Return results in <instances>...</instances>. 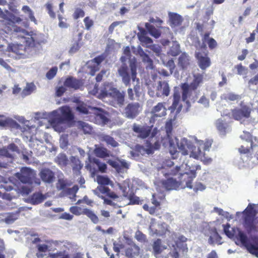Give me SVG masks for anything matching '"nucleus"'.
I'll return each instance as SVG.
<instances>
[{
  "label": "nucleus",
  "instance_id": "nucleus-16",
  "mask_svg": "<svg viewBox=\"0 0 258 258\" xmlns=\"http://www.w3.org/2000/svg\"><path fill=\"white\" fill-rule=\"evenodd\" d=\"M250 108L245 105H241L240 108H236L232 110V116L236 120H241L243 118H248L250 113Z\"/></svg>",
  "mask_w": 258,
  "mask_h": 258
},
{
  "label": "nucleus",
  "instance_id": "nucleus-41",
  "mask_svg": "<svg viewBox=\"0 0 258 258\" xmlns=\"http://www.w3.org/2000/svg\"><path fill=\"white\" fill-rule=\"evenodd\" d=\"M84 215L87 216L93 223L97 224L99 222L98 217L93 211L86 208L84 212Z\"/></svg>",
  "mask_w": 258,
  "mask_h": 258
},
{
  "label": "nucleus",
  "instance_id": "nucleus-11",
  "mask_svg": "<svg viewBox=\"0 0 258 258\" xmlns=\"http://www.w3.org/2000/svg\"><path fill=\"white\" fill-rule=\"evenodd\" d=\"M142 111V106L138 102L128 103L124 108L123 114L128 119L135 118Z\"/></svg>",
  "mask_w": 258,
  "mask_h": 258
},
{
  "label": "nucleus",
  "instance_id": "nucleus-26",
  "mask_svg": "<svg viewBox=\"0 0 258 258\" xmlns=\"http://www.w3.org/2000/svg\"><path fill=\"white\" fill-rule=\"evenodd\" d=\"M137 52L141 57L142 61L147 63L146 67L149 69H152L153 62L152 59L149 57V55L144 52L143 49L140 46L138 47Z\"/></svg>",
  "mask_w": 258,
  "mask_h": 258
},
{
  "label": "nucleus",
  "instance_id": "nucleus-48",
  "mask_svg": "<svg viewBox=\"0 0 258 258\" xmlns=\"http://www.w3.org/2000/svg\"><path fill=\"white\" fill-rule=\"evenodd\" d=\"M94 107H87L85 104H82L78 105L77 107V110L84 114H88L90 112V110L94 111V109H92Z\"/></svg>",
  "mask_w": 258,
  "mask_h": 258
},
{
  "label": "nucleus",
  "instance_id": "nucleus-18",
  "mask_svg": "<svg viewBox=\"0 0 258 258\" xmlns=\"http://www.w3.org/2000/svg\"><path fill=\"white\" fill-rule=\"evenodd\" d=\"M165 103H158L151 110L152 118L155 119L156 117H162L166 115V109L165 106Z\"/></svg>",
  "mask_w": 258,
  "mask_h": 258
},
{
  "label": "nucleus",
  "instance_id": "nucleus-46",
  "mask_svg": "<svg viewBox=\"0 0 258 258\" xmlns=\"http://www.w3.org/2000/svg\"><path fill=\"white\" fill-rule=\"evenodd\" d=\"M98 184L102 185H112L111 181L106 176L98 175L96 178Z\"/></svg>",
  "mask_w": 258,
  "mask_h": 258
},
{
  "label": "nucleus",
  "instance_id": "nucleus-2",
  "mask_svg": "<svg viewBox=\"0 0 258 258\" xmlns=\"http://www.w3.org/2000/svg\"><path fill=\"white\" fill-rule=\"evenodd\" d=\"M201 169V166L197 165L195 167H190L187 163L182 164L180 166H176L175 168L168 170L164 168L160 171L161 173L165 176L167 175H177L179 173L178 177L179 180L177 181L173 178H169L166 180L162 181V184L164 187L167 190L179 189L186 187L191 189V184L194 178L196 177V170Z\"/></svg>",
  "mask_w": 258,
  "mask_h": 258
},
{
  "label": "nucleus",
  "instance_id": "nucleus-56",
  "mask_svg": "<svg viewBox=\"0 0 258 258\" xmlns=\"http://www.w3.org/2000/svg\"><path fill=\"white\" fill-rule=\"evenodd\" d=\"M0 156H5L12 158L13 157V155L9 151L7 148L4 147L0 149Z\"/></svg>",
  "mask_w": 258,
  "mask_h": 258
},
{
  "label": "nucleus",
  "instance_id": "nucleus-19",
  "mask_svg": "<svg viewBox=\"0 0 258 258\" xmlns=\"http://www.w3.org/2000/svg\"><path fill=\"white\" fill-rule=\"evenodd\" d=\"M94 109V113L95 116L94 117L95 122L96 124L104 125L107 123L108 119L106 115V113L99 108L94 107L92 108Z\"/></svg>",
  "mask_w": 258,
  "mask_h": 258
},
{
  "label": "nucleus",
  "instance_id": "nucleus-51",
  "mask_svg": "<svg viewBox=\"0 0 258 258\" xmlns=\"http://www.w3.org/2000/svg\"><path fill=\"white\" fill-rule=\"evenodd\" d=\"M85 210V209H82L81 207L77 206L72 207L70 209V212L77 216H80L82 214L84 215Z\"/></svg>",
  "mask_w": 258,
  "mask_h": 258
},
{
  "label": "nucleus",
  "instance_id": "nucleus-32",
  "mask_svg": "<svg viewBox=\"0 0 258 258\" xmlns=\"http://www.w3.org/2000/svg\"><path fill=\"white\" fill-rule=\"evenodd\" d=\"M161 226L157 224L154 219H152L150 225L149 227V230L151 235H161L163 234V232H161L159 230Z\"/></svg>",
  "mask_w": 258,
  "mask_h": 258
},
{
  "label": "nucleus",
  "instance_id": "nucleus-45",
  "mask_svg": "<svg viewBox=\"0 0 258 258\" xmlns=\"http://www.w3.org/2000/svg\"><path fill=\"white\" fill-rule=\"evenodd\" d=\"M35 88V86L33 83H28L22 92V96L25 97L30 95L33 92Z\"/></svg>",
  "mask_w": 258,
  "mask_h": 258
},
{
  "label": "nucleus",
  "instance_id": "nucleus-62",
  "mask_svg": "<svg viewBox=\"0 0 258 258\" xmlns=\"http://www.w3.org/2000/svg\"><path fill=\"white\" fill-rule=\"evenodd\" d=\"M78 190V187L77 185L74 186L72 188L69 189V193L72 194V197H70V198L72 199V201H75V194Z\"/></svg>",
  "mask_w": 258,
  "mask_h": 258
},
{
  "label": "nucleus",
  "instance_id": "nucleus-39",
  "mask_svg": "<svg viewBox=\"0 0 258 258\" xmlns=\"http://www.w3.org/2000/svg\"><path fill=\"white\" fill-rule=\"evenodd\" d=\"M145 27L149 34L153 37L158 38L161 35L160 31L156 29L154 26L151 25L149 23H146Z\"/></svg>",
  "mask_w": 258,
  "mask_h": 258
},
{
  "label": "nucleus",
  "instance_id": "nucleus-27",
  "mask_svg": "<svg viewBox=\"0 0 258 258\" xmlns=\"http://www.w3.org/2000/svg\"><path fill=\"white\" fill-rule=\"evenodd\" d=\"M169 19L172 27H177L180 26L183 19L181 16L176 13H169Z\"/></svg>",
  "mask_w": 258,
  "mask_h": 258
},
{
  "label": "nucleus",
  "instance_id": "nucleus-42",
  "mask_svg": "<svg viewBox=\"0 0 258 258\" xmlns=\"http://www.w3.org/2000/svg\"><path fill=\"white\" fill-rule=\"evenodd\" d=\"M161 59L162 64L169 70L170 74H172L175 67L174 60L172 59L166 60L163 57H161Z\"/></svg>",
  "mask_w": 258,
  "mask_h": 258
},
{
  "label": "nucleus",
  "instance_id": "nucleus-63",
  "mask_svg": "<svg viewBox=\"0 0 258 258\" xmlns=\"http://www.w3.org/2000/svg\"><path fill=\"white\" fill-rule=\"evenodd\" d=\"M236 68L237 70V74L239 75H244L247 73L246 69L241 64L238 65Z\"/></svg>",
  "mask_w": 258,
  "mask_h": 258
},
{
  "label": "nucleus",
  "instance_id": "nucleus-5",
  "mask_svg": "<svg viewBox=\"0 0 258 258\" xmlns=\"http://www.w3.org/2000/svg\"><path fill=\"white\" fill-rule=\"evenodd\" d=\"M121 64L117 69V76L120 77L122 83L128 86L130 85L131 80L133 82H136L134 85V89L137 95L139 89V79L137 78V64L136 62L131 60L130 67L131 74H130V70L127 65L125 63V57L121 56L120 59Z\"/></svg>",
  "mask_w": 258,
  "mask_h": 258
},
{
  "label": "nucleus",
  "instance_id": "nucleus-55",
  "mask_svg": "<svg viewBox=\"0 0 258 258\" xmlns=\"http://www.w3.org/2000/svg\"><path fill=\"white\" fill-rule=\"evenodd\" d=\"M83 21L85 24V28L88 30H90L94 24L93 21L89 17L85 18Z\"/></svg>",
  "mask_w": 258,
  "mask_h": 258
},
{
  "label": "nucleus",
  "instance_id": "nucleus-30",
  "mask_svg": "<svg viewBox=\"0 0 258 258\" xmlns=\"http://www.w3.org/2000/svg\"><path fill=\"white\" fill-rule=\"evenodd\" d=\"M137 36L141 42L146 45L147 47V45L152 44V39L147 36V32L145 30L142 29L140 32L138 33Z\"/></svg>",
  "mask_w": 258,
  "mask_h": 258
},
{
  "label": "nucleus",
  "instance_id": "nucleus-64",
  "mask_svg": "<svg viewBox=\"0 0 258 258\" xmlns=\"http://www.w3.org/2000/svg\"><path fill=\"white\" fill-rule=\"evenodd\" d=\"M134 249H137L136 246H134V247H130L126 249L125 250V255L128 258L132 257L133 256V255L135 252H133Z\"/></svg>",
  "mask_w": 258,
  "mask_h": 258
},
{
  "label": "nucleus",
  "instance_id": "nucleus-25",
  "mask_svg": "<svg viewBox=\"0 0 258 258\" xmlns=\"http://www.w3.org/2000/svg\"><path fill=\"white\" fill-rule=\"evenodd\" d=\"M63 85L66 87L76 90L80 88L82 83L79 80L76 78L72 77H69L66 79Z\"/></svg>",
  "mask_w": 258,
  "mask_h": 258
},
{
  "label": "nucleus",
  "instance_id": "nucleus-3",
  "mask_svg": "<svg viewBox=\"0 0 258 258\" xmlns=\"http://www.w3.org/2000/svg\"><path fill=\"white\" fill-rule=\"evenodd\" d=\"M42 117L47 119L48 122L52 127L57 132H61L64 129L63 125L67 121H71L74 115L68 106H64L50 112H39L36 113V118Z\"/></svg>",
  "mask_w": 258,
  "mask_h": 258
},
{
  "label": "nucleus",
  "instance_id": "nucleus-60",
  "mask_svg": "<svg viewBox=\"0 0 258 258\" xmlns=\"http://www.w3.org/2000/svg\"><path fill=\"white\" fill-rule=\"evenodd\" d=\"M205 188V185L201 182H198L196 184L193 189L195 192H198V191H203Z\"/></svg>",
  "mask_w": 258,
  "mask_h": 258
},
{
  "label": "nucleus",
  "instance_id": "nucleus-7",
  "mask_svg": "<svg viewBox=\"0 0 258 258\" xmlns=\"http://www.w3.org/2000/svg\"><path fill=\"white\" fill-rule=\"evenodd\" d=\"M180 95L178 92H175L173 95V101L172 105L169 108L172 114L171 118L167 121L165 124V129L168 137H169V134L171 133L172 130V121H174L177 115L180 112L182 108V105L179 103Z\"/></svg>",
  "mask_w": 258,
  "mask_h": 258
},
{
  "label": "nucleus",
  "instance_id": "nucleus-12",
  "mask_svg": "<svg viewBox=\"0 0 258 258\" xmlns=\"http://www.w3.org/2000/svg\"><path fill=\"white\" fill-rule=\"evenodd\" d=\"M106 96H109L114 100V102L113 103V105L114 107H120L123 105L125 97L124 91L120 92L116 88H113L106 94Z\"/></svg>",
  "mask_w": 258,
  "mask_h": 258
},
{
  "label": "nucleus",
  "instance_id": "nucleus-28",
  "mask_svg": "<svg viewBox=\"0 0 258 258\" xmlns=\"http://www.w3.org/2000/svg\"><path fill=\"white\" fill-rule=\"evenodd\" d=\"M196 57L199 60V64L201 69L205 70L210 66V59L206 56H202L200 53H196Z\"/></svg>",
  "mask_w": 258,
  "mask_h": 258
},
{
  "label": "nucleus",
  "instance_id": "nucleus-49",
  "mask_svg": "<svg viewBox=\"0 0 258 258\" xmlns=\"http://www.w3.org/2000/svg\"><path fill=\"white\" fill-rule=\"evenodd\" d=\"M81 46L79 44V41H75L71 45L69 53L71 55L76 53L80 48Z\"/></svg>",
  "mask_w": 258,
  "mask_h": 258
},
{
  "label": "nucleus",
  "instance_id": "nucleus-36",
  "mask_svg": "<svg viewBox=\"0 0 258 258\" xmlns=\"http://www.w3.org/2000/svg\"><path fill=\"white\" fill-rule=\"evenodd\" d=\"M14 31L18 33L17 37L20 38H22L26 40V38L30 37L32 35H37L33 32L29 33L25 30L20 27H16L14 28Z\"/></svg>",
  "mask_w": 258,
  "mask_h": 258
},
{
  "label": "nucleus",
  "instance_id": "nucleus-53",
  "mask_svg": "<svg viewBox=\"0 0 258 258\" xmlns=\"http://www.w3.org/2000/svg\"><path fill=\"white\" fill-rule=\"evenodd\" d=\"M57 71V68L56 67H54L52 68L46 74V77L49 79L51 80L53 78L56 74Z\"/></svg>",
  "mask_w": 258,
  "mask_h": 258
},
{
  "label": "nucleus",
  "instance_id": "nucleus-21",
  "mask_svg": "<svg viewBox=\"0 0 258 258\" xmlns=\"http://www.w3.org/2000/svg\"><path fill=\"white\" fill-rule=\"evenodd\" d=\"M39 175L42 181L45 183H51L54 181V174L48 168L42 169Z\"/></svg>",
  "mask_w": 258,
  "mask_h": 258
},
{
  "label": "nucleus",
  "instance_id": "nucleus-35",
  "mask_svg": "<svg viewBox=\"0 0 258 258\" xmlns=\"http://www.w3.org/2000/svg\"><path fill=\"white\" fill-rule=\"evenodd\" d=\"M71 182L63 178V175H60L58 176V182L56 183V187L59 190L64 189L69 186H70Z\"/></svg>",
  "mask_w": 258,
  "mask_h": 258
},
{
  "label": "nucleus",
  "instance_id": "nucleus-40",
  "mask_svg": "<svg viewBox=\"0 0 258 258\" xmlns=\"http://www.w3.org/2000/svg\"><path fill=\"white\" fill-rule=\"evenodd\" d=\"M94 154L97 157L100 158H104L109 156V152L108 150L104 148L97 147L94 150Z\"/></svg>",
  "mask_w": 258,
  "mask_h": 258
},
{
  "label": "nucleus",
  "instance_id": "nucleus-8",
  "mask_svg": "<svg viewBox=\"0 0 258 258\" xmlns=\"http://www.w3.org/2000/svg\"><path fill=\"white\" fill-rule=\"evenodd\" d=\"M203 79V77L202 75L200 74H195L194 75V80L190 85L187 83L182 84L181 86L182 90V101L185 102L187 109L190 106L189 101L187 100L190 95V90H196L200 84L202 83Z\"/></svg>",
  "mask_w": 258,
  "mask_h": 258
},
{
  "label": "nucleus",
  "instance_id": "nucleus-20",
  "mask_svg": "<svg viewBox=\"0 0 258 258\" xmlns=\"http://www.w3.org/2000/svg\"><path fill=\"white\" fill-rule=\"evenodd\" d=\"M169 92L170 88L168 83L166 81L159 82L156 89L157 96H168L169 94Z\"/></svg>",
  "mask_w": 258,
  "mask_h": 258
},
{
  "label": "nucleus",
  "instance_id": "nucleus-61",
  "mask_svg": "<svg viewBox=\"0 0 258 258\" xmlns=\"http://www.w3.org/2000/svg\"><path fill=\"white\" fill-rule=\"evenodd\" d=\"M198 102L202 104L205 107L209 106V100L205 96H203L198 101Z\"/></svg>",
  "mask_w": 258,
  "mask_h": 258
},
{
  "label": "nucleus",
  "instance_id": "nucleus-31",
  "mask_svg": "<svg viewBox=\"0 0 258 258\" xmlns=\"http://www.w3.org/2000/svg\"><path fill=\"white\" fill-rule=\"evenodd\" d=\"M216 125L217 130L222 135H225L227 132L230 131V127L228 124L224 122L221 119H218L216 121Z\"/></svg>",
  "mask_w": 258,
  "mask_h": 258
},
{
  "label": "nucleus",
  "instance_id": "nucleus-59",
  "mask_svg": "<svg viewBox=\"0 0 258 258\" xmlns=\"http://www.w3.org/2000/svg\"><path fill=\"white\" fill-rule=\"evenodd\" d=\"M85 15L84 12L81 9H77L74 14L75 19H77L80 17H83Z\"/></svg>",
  "mask_w": 258,
  "mask_h": 258
},
{
  "label": "nucleus",
  "instance_id": "nucleus-50",
  "mask_svg": "<svg viewBox=\"0 0 258 258\" xmlns=\"http://www.w3.org/2000/svg\"><path fill=\"white\" fill-rule=\"evenodd\" d=\"M56 162L60 166H65L68 162V159L64 154H60L56 158Z\"/></svg>",
  "mask_w": 258,
  "mask_h": 258
},
{
  "label": "nucleus",
  "instance_id": "nucleus-34",
  "mask_svg": "<svg viewBox=\"0 0 258 258\" xmlns=\"http://www.w3.org/2000/svg\"><path fill=\"white\" fill-rule=\"evenodd\" d=\"M89 161L90 163L95 164L98 167L99 170L102 172H105L107 168V165L105 163L101 162L97 158H92L89 153H88Z\"/></svg>",
  "mask_w": 258,
  "mask_h": 258
},
{
  "label": "nucleus",
  "instance_id": "nucleus-15",
  "mask_svg": "<svg viewBox=\"0 0 258 258\" xmlns=\"http://www.w3.org/2000/svg\"><path fill=\"white\" fill-rule=\"evenodd\" d=\"M240 138L245 141L247 144L244 152H248L251 148L253 147L258 146V139L255 137H253L249 132H243V134L240 136Z\"/></svg>",
  "mask_w": 258,
  "mask_h": 258
},
{
  "label": "nucleus",
  "instance_id": "nucleus-52",
  "mask_svg": "<svg viewBox=\"0 0 258 258\" xmlns=\"http://www.w3.org/2000/svg\"><path fill=\"white\" fill-rule=\"evenodd\" d=\"M109 191V188L108 187H105L101 185L98 186L97 188L94 190V192L95 194L97 195L99 197V194H107Z\"/></svg>",
  "mask_w": 258,
  "mask_h": 258
},
{
  "label": "nucleus",
  "instance_id": "nucleus-29",
  "mask_svg": "<svg viewBox=\"0 0 258 258\" xmlns=\"http://www.w3.org/2000/svg\"><path fill=\"white\" fill-rule=\"evenodd\" d=\"M153 247L155 256L157 258H163V256H160L159 254L163 250L166 249V246L162 244L161 240L160 239H157L154 242Z\"/></svg>",
  "mask_w": 258,
  "mask_h": 258
},
{
  "label": "nucleus",
  "instance_id": "nucleus-22",
  "mask_svg": "<svg viewBox=\"0 0 258 258\" xmlns=\"http://www.w3.org/2000/svg\"><path fill=\"white\" fill-rule=\"evenodd\" d=\"M0 116L2 119H0V126L2 127H11L14 128H18L19 126V124L12 118L6 117L4 115H1Z\"/></svg>",
  "mask_w": 258,
  "mask_h": 258
},
{
  "label": "nucleus",
  "instance_id": "nucleus-10",
  "mask_svg": "<svg viewBox=\"0 0 258 258\" xmlns=\"http://www.w3.org/2000/svg\"><path fill=\"white\" fill-rule=\"evenodd\" d=\"M172 238L174 240V244L168 243L169 247L172 245L173 250H171L169 253L174 258H178L179 257L177 249H181L183 251H185L187 250V247L185 242L186 241L187 238L183 235H179L175 233H173L171 235Z\"/></svg>",
  "mask_w": 258,
  "mask_h": 258
},
{
  "label": "nucleus",
  "instance_id": "nucleus-57",
  "mask_svg": "<svg viewBox=\"0 0 258 258\" xmlns=\"http://www.w3.org/2000/svg\"><path fill=\"white\" fill-rule=\"evenodd\" d=\"M123 53L124 54V57H125V61L127 59H130V63L131 62V60H133V61L136 62L135 58L134 57L133 58H131L130 57V48L128 46H126L124 48Z\"/></svg>",
  "mask_w": 258,
  "mask_h": 258
},
{
  "label": "nucleus",
  "instance_id": "nucleus-44",
  "mask_svg": "<svg viewBox=\"0 0 258 258\" xmlns=\"http://www.w3.org/2000/svg\"><path fill=\"white\" fill-rule=\"evenodd\" d=\"M222 99L229 101H235L240 99V96L233 93L224 94L221 96Z\"/></svg>",
  "mask_w": 258,
  "mask_h": 258
},
{
  "label": "nucleus",
  "instance_id": "nucleus-17",
  "mask_svg": "<svg viewBox=\"0 0 258 258\" xmlns=\"http://www.w3.org/2000/svg\"><path fill=\"white\" fill-rule=\"evenodd\" d=\"M133 130L137 134L138 137L142 139L146 138L151 133V128L149 126L136 123L133 125Z\"/></svg>",
  "mask_w": 258,
  "mask_h": 258
},
{
  "label": "nucleus",
  "instance_id": "nucleus-6",
  "mask_svg": "<svg viewBox=\"0 0 258 258\" xmlns=\"http://www.w3.org/2000/svg\"><path fill=\"white\" fill-rule=\"evenodd\" d=\"M223 226L224 231L228 237H232L234 232L237 237L238 241L244 246L250 253L258 257V242L251 243L247 235L238 229H237V233H236V231L233 229L230 231L229 225H223Z\"/></svg>",
  "mask_w": 258,
  "mask_h": 258
},
{
  "label": "nucleus",
  "instance_id": "nucleus-23",
  "mask_svg": "<svg viewBox=\"0 0 258 258\" xmlns=\"http://www.w3.org/2000/svg\"><path fill=\"white\" fill-rule=\"evenodd\" d=\"M190 57L185 52L182 53L178 58V66L183 70H185L190 65Z\"/></svg>",
  "mask_w": 258,
  "mask_h": 258
},
{
  "label": "nucleus",
  "instance_id": "nucleus-43",
  "mask_svg": "<svg viewBox=\"0 0 258 258\" xmlns=\"http://www.w3.org/2000/svg\"><path fill=\"white\" fill-rule=\"evenodd\" d=\"M18 218V213H8L6 214L4 221L8 224L14 222Z\"/></svg>",
  "mask_w": 258,
  "mask_h": 258
},
{
  "label": "nucleus",
  "instance_id": "nucleus-47",
  "mask_svg": "<svg viewBox=\"0 0 258 258\" xmlns=\"http://www.w3.org/2000/svg\"><path fill=\"white\" fill-rule=\"evenodd\" d=\"M147 47L155 52L157 56H160L161 58L163 57L161 48L159 45L152 44L147 45Z\"/></svg>",
  "mask_w": 258,
  "mask_h": 258
},
{
  "label": "nucleus",
  "instance_id": "nucleus-33",
  "mask_svg": "<svg viewBox=\"0 0 258 258\" xmlns=\"http://www.w3.org/2000/svg\"><path fill=\"white\" fill-rule=\"evenodd\" d=\"M170 46V48L168 52V54L172 56H176L180 53V45L178 42L176 41H172Z\"/></svg>",
  "mask_w": 258,
  "mask_h": 258
},
{
  "label": "nucleus",
  "instance_id": "nucleus-4",
  "mask_svg": "<svg viewBox=\"0 0 258 258\" xmlns=\"http://www.w3.org/2000/svg\"><path fill=\"white\" fill-rule=\"evenodd\" d=\"M38 35H32L30 37L26 38V45L11 44L7 47L9 56L15 59H19L22 56L32 55L36 53L35 43H45L44 41L38 40Z\"/></svg>",
  "mask_w": 258,
  "mask_h": 258
},
{
  "label": "nucleus",
  "instance_id": "nucleus-58",
  "mask_svg": "<svg viewBox=\"0 0 258 258\" xmlns=\"http://www.w3.org/2000/svg\"><path fill=\"white\" fill-rule=\"evenodd\" d=\"M123 21H115L113 22L109 27L108 31L110 33H112L115 27L118 26L120 24H123Z\"/></svg>",
  "mask_w": 258,
  "mask_h": 258
},
{
  "label": "nucleus",
  "instance_id": "nucleus-14",
  "mask_svg": "<svg viewBox=\"0 0 258 258\" xmlns=\"http://www.w3.org/2000/svg\"><path fill=\"white\" fill-rule=\"evenodd\" d=\"M118 185L120 189L122 190L123 196L130 200L129 204H139V198L133 195L128 196V190H129L128 180H126L122 183H120Z\"/></svg>",
  "mask_w": 258,
  "mask_h": 258
},
{
  "label": "nucleus",
  "instance_id": "nucleus-38",
  "mask_svg": "<svg viewBox=\"0 0 258 258\" xmlns=\"http://www.w3.org/2000/svg\"><path fill=\"white\" fill-rule=\"evenodd\" d=\"M44 196L40 193L34 194L29 199L30 203L33 205H37L41 203L44 200Z\"/></svg>",
  "mask_w": 258,
  "mask_h": 258
},
{
  "label": "nucleus",
  "instance_id": "nucleus-13",
  "mask_svg": "<svg viewBox=\"0 0 258 258\" xmlns=\"http://www.w3.org/2000/svg\"><path fill=\"white\" fill-rule=\"evenodd\" d=\"M243 213L245 214L244 226L247 231L250 232L254 228V221L255 215L252 212V208L249 206L244 211Z\"/></svg>",
  "mask_w": 258,
  "mask_h": 258
},
{
  "label": "nucleus",
  "instance_id": "nucleus-1",
  "mask_svg": "<svg viewBox=\"0 0 258 258\" xmlns=\"http://www.w3.org/2000/svg\"><path fill=\"white\" fill-rule=\"evenodd\" d=\"M169 144L170 152L172 155L175 153L177 147L182 155H189L190 157L200 159L205 164H210L212 161V158L205 153L211 146L212 143L210 141L204 142L199 141L197 146H193L191 142L185 138H182L179 141L176 138L174 139L169 138Z\"/></svg>",
  "mask_w": 258,
  "mask_h": 258
},
{
  "label": "nucleus",
  "instance_id": "nucleus-24",
  "mask_svg": "<svg viewBox=\"0 0 258 258\" xmlns=\"http://www.w3.org/2000/svg\"><path fill=\"white\" fill-rule=\"evenodd\" d=\"M209 236V243L211 244H221L220 240L221 237L217 233L216 229L215 228H212L209 230V233L208 234Z\"/></svg>",
  "mask_w": 258,
  "mask_h": 258
},
{
  "label": "nucleus",
  "instance_id": "nucleus-37",
  "mask_svg": "<svg viewBox=\"0 0 258 258\" xmlns=\"http://www.w3.org/2000/svg\"><path fill=\"white\" fill-rule=\"evenodd\" d=\"M100 139L102 141L105 142L108 146L110 145L112 147H116L118 146V143L112 137L109 135H101Z\"/></svg>",
  "mask_w": 258,
  "mask_h": 258
},
{
  "label": "nucleus",
  "instance_id": "nucleus-9",
  "mask_svg": "<svg viewBox=\"0 0 258 258\" xmlns=\"http://www.w3.org/2000/svg\"><path fill=\"white\" fill-rule=\"evenodd\" d=\"M36 172L28 167H24L19 172L16 173V177L22 183L32 184L34 182L37 185H40V181L36 178Z\"/></svg>",
  "mask_w": 258,
  "mask_h": 258
},
{
  "label": "nucleus",
  "instance_id": "nucleus-54",
  "mask_svg": "<svg viewBox=\"0 0 258 258\" xmlns=\"http://www.w3.org/2000/svg\"><path fill=\"white\" fill-rule=\"evenodd\" d=\"M80 125L82 127L85 134H90L92 132L91 126L84 122H80Z\"/></svg>",
  "mask_w": 258,
  "mask_h": 258
}]
</instances>
